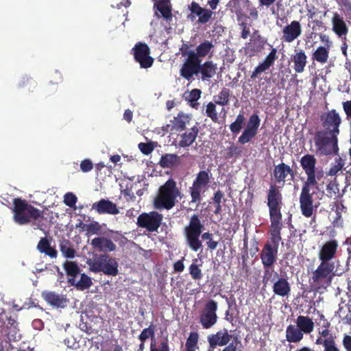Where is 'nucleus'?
Returning a JSON list of instances; mask_svg holds the SVG:
<instances>
[{
  "label": "nucleus",
  "mask_w": 351,
  "mask_h": 351,
  "mask_svg": "<svg viewBox=\"0 0 351 351\" xmlns=\"http://www.w3.org/2000/svg\"><path fill=\"white\" fill-rule=\"evenodd\" d=\"M323 131L329 134L339 136L340 134V125L342 123L341 118L336 110L332 109L327 112L323 113L320 117Z\"/></svg>",
  "instance_id": "9"
},
{
  "label": "nucleus",
  "mask_w": 351,
  "mask_h": 351,
  "mask_svg": "<svg viewBox=\"0 0 351 351\" xmlns=\"http://www.w3.org/2000/svg\"><path fill=\"white\" fill-rule=\"evenodd\" d=\"M92 208L99 215L108 214L115 215L119 213L117 204L106 199H101L95 202L92 206Z\"/></svg>",
  "instance_id": "20"
},
{
  "label": "nucleus",
  "mask_w": 351,
  "mask_h": 351,
  "mask_svg": "<svg viewBox=\"0 0 351 351\" xmlns=\"http://www.w3.org/2000/svg\"><path fill=\"white\" fill-rule=\"evenodd\" d=\"M201 62L202 59L197 58V57H195L189 51L187 53V58L185 59L180 70V76L190 81L195 75L199 74Z\"/></svg>",
  "instance_id": "12"
},
{
  "label": "nucleus",
  "mask_w": 351,
  "mask_h": 351,
  "mask_svg": "<svg viewBox=\"0 0 351 351\" xmlns=\"http://www.w3.org/2000/svg\"><path fill=\"white\" fill-rule=\"evenodd\" d=\"M202 91L200 89L194 88L188 93H185V99L190 103V106L192 108H197L199 103L198 99L200 98Z\"/></svg>",
  "instance_id": "42"
},
{
  "label": "nucleus",
  "mask_w": 351,
  "mask_h": 351,
  "mask_svg": "<svg viewBox=\"0 0 351 351\" xmlns=\"http://www.w3.org/2000/svg\"><path fill=\"white\" fill-rule=\"evenodd\" d=\"M37 250L51 258H56L58 255L57 250L55 247L51 246L49 241L46 237H42L40 239L37 245Z\"/></svg>",
  "instance_id": "32"
},
{
  "label": "nucleus",
  "mask_w": 351,
  "mask_h": 351,
  "mask_svg": "<svg viewBox=\"0 0 351 351\" xmlns=\"http://www.w3.org/2000/svg\"><path fill=\"white\" fill-rule=\"evenodd\" d=\"M213 47L214 45L211 41L204 40L197 47L196 52L193 51H190L189 52L195 57H197V58L201 59L202 58L206 57Z\"/></svg>",
  "instance_id": "36"
},
{
  "label": "nucleus",
  "mask_w": 351,
  "mask_h": 351,
  "mask_svg": "<svg viewBox=\"0 0 351 351\" xmlns=\"http://www.w3.org/2000/svg\"><path fill=\"white\" fill-rule=\"evenodd\" d=\"M277 58V49L276 48H272L263 62L270 68L274 65Z\"/></svg>",
  "instance_id": "55"
},
{
  "label": "nucleus",
  "mask_w": 351,
  "mask_h": 351,
  "mask_svg": "<svg viewBox=\"0 0 351 351\" xmlns=\"http://www.w3.org/2000/svg\"><path fill=\"white\" fill-rule=\"evenodd\" d=\"M342 106L347 118L350 119L351 121V100L343 101Z\"/></svg>",
  "instance_id": "64"
},
{
  "label": "nucleus",
  "mask_w": 351,
  "mask_h": 351,
  "mask_svg": "<svg viewBox=\"0 0 351 351\" xmlns=\"http://www.w3.org/2000/svg\"><path fill=\"white\" fill-rule=\"evenodd\" d=\"M118 267L119 264L116 259L108 256L104 267L99 269L102 270V272L106 275L116 276L119 274Z\"/></svg>",
  "instance_id": "37"
},
{
  "label": "nucleus",
  "mask_w": 351,
  "mask_h": 351,
  "mask_svg": "<svg viewBox=\"0 0 351 351\" xmlns=\"http://www.w3.org/2000/svg\"><path fill=\"white\" fill-rule=\"evenodd\" d=\"M290 61L293 64L292 68L296 73L304 71L307 64V56L302 49H295V53L291 56Z\"/></svg>",
  "instance_id": "21"
},
{
  "label": "nucleus",
  "mask_w": 351,
  "mask_h": 351,
  "mask_svg": "<svg viewBox=\"0 0 351 351\" xmlns=\"http://www.w3.org/2000/svg\"><path fill=\"white\" fill-rule=\"evenodd\" d=\"M282 204V195L280 191L276 184L270 185L267 194V205L271 223L270 237L266 243H271L278 247L282 240L281 230L283 227L281 213Z\"/></svg>",
  "instance_id": "2"
},
{
  "label": "nucleus",
  "mask_w": 351,
  "mask_h": 351,
  "mask_svg": "<svg viewBox=\"0 0 351 351\" xmlns=\"http://www.w3.org/2000/svg\"><path fill=\"white\" fill-rule=\"evenodd\" d=\"M149 351H170L167 339L162 341L159 346H156V341H153L150 343Z\"/></svg>",
  "instance_id": "54"
},
{
  "label": "nucleus",
  "mask_w": 351,
  "mask_h": 351,
  "mask_svg": "<svg viewBox=\"0 0 351 351\" xmlns=\"http://www.w3.org/2000/svg\"><path fill=\"white\" fill-rule=\"evenodd\" d=\"M289 174L294 177V172L289 165L282 162L274 167L273 176L277 182H285Z\"/></svg>",
  "instance_id": "25"
},
{
  "label": "nucleus",
  "mask_w": 351,
  "mask_h": 351,
  "mask_svg": "<svg viewBox=\"0 0 351 351\" xmlns=\"http://www.w3.org/2000/svg\"><path fill=\"white\" fill-rule=\"evenodd\" d=\"M217 308V302L213 300H209L205 304L204 309L200 313L199 320L203 328L208 329L216 324L218 319Z\"/></svg>",
  "instance_id": "11"
},
{
  "label": "nucleus",
  "mask_w": 351,
  "mask_h": 351,
  "mask_svg": "<svg viewBox=\"0 0 351 351\" xmlns=\"http://www.w3.org/2000/svg\"><path fill=\"white\" fill-rule=\"evenodd\" d=\"M91 245L95 250L105 253L113 252L117 247L111 239L105 237H99L92 239Z\"/></svg>",
  "instance_id": "23"
},
{
  "label": "nucleus",
  "mask_w": 351,
  "mask_h": 351,
  "mask_svg": "<svg viewBox=\"0 0 351 351\" xmlns=\"http://www.w3.org/2000/svg\"><path fill=\"white\" fill-rule=\"evenodd\" d=\"M230 93L229 88H223L217 95L214 96L215 103L222 106L228 105L230 101Z\"/></svg>",
  "instance_id": "41"
},
{
  "label": "nucleus",
  "mask_w": 351,
  "mask_h": 351,
  "mask_svg": "<svg viewBox=\"0 0 351 351\" xmlns=\"http://www.w3.org/2000/svg\"><path fill=\"white\" fill-rule=\"evenodd\" d=\"M19 86L21 88L29 86V90H31V88L34 89L36 87V82L32 78L26 76L23 77L19 82ZM32 90L33 91V90Z\"/></svg>",
  "instance_id": "58"
},
{
  "label": "nucleus",
  "mask_w": 351,
  "mask_h": 351,
  "mask_svg": "<svg viewBox=\"0 0 351 351\" xmlns=\"http://www.w3.org/2000/svg\"><path fill=\"white\" fill-rule=\"evenodd\" d=\"M163 216L157 211L143 213L137 217L136 224L138 227L145 228L150 232H158L162 225Z\"/></svg>",
  "instance_id": "10"
},
{
  "label": "nucleus",
  "mask_w": 351,
  "mask_h": 351,
  "mask_svg": "<svg viewBox=\"0 0 351 351\" xmlns=\"http://www.w3.org/2000/svg\"><path fill=\"white\" fill-rule=\"evenodd\" d=\"M206 114L208 117L210 118L213 122L218 123L219 117L216 110V104L209 102L206 108Z\"/></svg>",
  "instance_id": "49"
},
{
  "label": "nucleus",
  "mask_w": 351,
  "mask_h": 351,
  "mask_svg": "<svg viewBox=\"0 0 351 351\" xmlns=\"http://www.w3.org/2000/svg\"><path fill=\"white\" fill-rule=\"evenodd\" d=\"M330 263H334L335 269H333V277L335 276H341L348 269V263L345 265L341 264L339 260H335V261L330 262Z\"/></svg>",
  "instance_id": "52"
},
{
  "label": "nucleus",
  "mask_w": 351,
  "mask_h": 351,
  "mask_svg": "<svg viewBox=\"0 0 351 351\" xmlns=\"http://www.w3.org/2000/svg\"><path fill=\"white\" fill-rule=\"evenodd\" d=\"M108 256V255L106 254H101L93 261L88 262L90 271L94 273L102 272V270H99V269H103L104 267Z\"/></svg>",
  "instance_id": "38"
},
{
  "label": "nucleus",
  "mask_w": 351,
  "mask_h": 351,
  "mask_svg": "<svg viewBox=\"0 0 351 351\" xmlns=\"http://www.w3.org/2000/svg\"><path fill=\"white\" fill-rule=\"evenodd\" d=\"M42 297L47 304L55 308H64L68 302L65 295L54 291H43Z\"/></svg>",
  "instance_id": "22"
},
{
  "label": "nucleus",
  "mask_w": 351,
  "mask_h": 351,
  "mask_svg": "<svg viewBox=\"0 0 351 351\" xmlns=\"http://www.w3.org/2000/svg\"><path fill=\"white\" fill-rule=\"evenodd\" d=\"M278 246L271 243H265L261 253L260 258L263 267H273L278 258Z\"/></svg>",
  "instance_id": "15"
},
{
  "label": "nucleus",
  "mask_w": 351,
  "mask_h": 351,
  "mask_svg": "<svg viewBox=\"0 0 351 351\" xmlns=\"http://www.w3.org/2000/svg\"><path fill=\"white\" fill-rule=\"evenodd\" d=\"M239 25L241 29V37L243 39H246L250 35V27L246 21H241Z\"/></svg>",
  "instance_id": "62"
},
{
  "label": "nucleus",
  "mask_w": 351,
  "mask_h": 351,
  "mask_svg": "<svg viewBox=\"0 0 351 351\" xmlns=\"http://www.w3.org/2000/svg\"><path fill=\"white\" fill-rule=\"evenodd\" d=\"M256 134V132L245 128L242 134L239 137L238 142L241 144H245L254 138Z\"/></svg>",
  "instance_id": "50"
},
{
  "label": "nucleus",
  "mask_w": 351,
  "mask_h": 351,
  "mask_svg": "<svg viewBox=\"0 0 351 351\" xmlns=\"http://www.w3.org/2000/svg\"><path fill=\"white\" fill-rule=\"evenodd\" d=\"M295 323L304 334H310L314 329V323L312 319L308 316L299 315Z\"/></svg>",
  "instance_id": "33"
},
{
  "label": "nucleus",
  "mask_w": 351,
  "mask_h": 351,
  "mask_svg": "<svg viewBox=\"0 0 351 351\" xmlns=\"http://www.w3.org/2000/svg\"><path fill=\"white\" fill-rule=\"evenodd\" d=\"M191 118L188 114L183 112L178 113L176 117H174L171 120V124L167 125V128H170V131H182L186 129V125L190 122Z\"/></svg>",
  "instance_id": "24"
},
{
  "label": "nucleus",
  "mask_w": 351,
  "mask_h": 351,
  "mask_svg": "<svg viewBox=\"0 0 351 351\" xmlns=\"http://www.w3.org/2000/svg\"><path fill=\"white\" fill-rule=\"evenodd\" d=\"M328 57V48H326L323 46L318 47L312 55L313 60H316L320 64H325L327 62Z\"/></svg>",
  "instance_id": "39"
},
{
  "label": "nucleus",
  "mask_w": 351,
  "mask_h": 351,
  "mask_svg": "<svg viewBox=\"0 0 351 351\" xmlns=\"http://www.w3.org/2000/svg\"><path fill=\"white\" fill-rule=\"evenodd\" d=\"M269 68L265 65L263 62L259 63V64L255 67L254 70L250 75V78L254 80L258 77L262 73L266 71Z\"/></svg>",
  "instance_id": "57"
},
{
  "label": "nucleus",
  "mask_w": 351,
  "mask_h": 351,
  "mask_svg": "<svg viewBox=\"0 0 351 351\" xmlns=\"http://www.w3.org/2000/svg\"><path fill=\"white\" fill-rule=\"evenodd\" d=\"M314 143L316 153L319 156L337 155L339 152L338 136L323 131H317Z\"/></svg>",
  "instance_id": "6"
},
{
  "label": "nucleus",
  "mask_w": 351,
  "mask_h": 351,
  "mask_svg": "<svg viewBox=\"0 0 351 351\" xmlns=\"http://www.w3.org/2000/svg\"><path fill=\"white\" fill-rule=\"evenodd\" d=\"M13 219L19 225H27L32 223L38 229L42 230V225L36 223L43 218L44 212L29 204L21 198H14L13 200Z\"/></svg>",
  "instance_id": "3"
},
{
  "label": "nucleus",
  "mask_w": 351,
  "mask_h": 351,
  "mask_svg": "<svg viewBox=\"0 0 351 351\" xmlns=\"http://www.w3.org/2000/svg\"><path fill=\"white\" fill-rule=\"evenodd\" d=\"M63 268L68 276L75 278L80 273V269L77 264L73 261H66L63 264Z\"/></svg>",
  "instance_id": "43"
},
{
  "label": "nucleus",
  "mask_w": 351,
  "mask_h": 351,
  "mask_svg": "<svg viewBox=\"0 0 351 351\" xmlns=\"http://www.w3.org/2000/svg\"><path fill=\"white\" fill-rule=\"evenodd\" d=\"M304 333L296 325L290 324L286 329V339L289 343H299L302 340Z\"/></svg>",
  "instance_id": "31"
},
{
  "label": "nucleus",
  "mask_w": 351,
  "mask_h": 351,
  "mask_svg": "<svg viewBox=\"0 0 351 351\" xmlns=\"http://www.w3.org/2000/svg\"><path fill=\"white\" fill-rule=\"evenodd\" d=\"M261 119L257 114H253L250 116L246 128L258 132L260 125Z\"/></svg>",
  "instance_id": "53"
},
{
  "label": "nucleus",
  "mask_w": 351,
  "mask_h": 351,
  "mask_svg": "<svg viewBox=\"0 0 351 351\" xmlns=\"http://www.w3.org/2000/svg\"><path fill=\"white\" fill-rule=\"evenodd\" d=\"M198 334L197 332H191L186 339L185 344V351H195L198 342Z\"/></svg>",
  "instance_id": "47"
},
{
  "label": "nucleus",
  "mask_w": 351,
  "mask_h": 351,
  "mask_svg": "<svg viewBox=\"0 0 351 351\" xmlns=\"http://www.w3.org/2000/svg\"><path fill=\"white\" fill-rule=\"evenodd\" d=\"M178 197H181V191L176 182L169 178L159 187L153 199V206L158 210H169L176 206Z\"/></svg>",
  "instance_id": "4"
},
{
  "label": "nucleus",
  "mask_w": 351,
  "mask_h": 351,
  "mask_svg": "<svg viewBox=\"0 0 351 351\" xmlns=\"http://www.w3.org/2000/svg\"><path fill=\"white\" fill-rule=\"evenodd\" d=\"M80 224H82L84 228L86 227V230L89 234H95L101 229L99 224L96 221L92 222L89 224H84L82 222H80Z\"/></svg>",
  "instance_id": "60"
},
{
  "label": "nucleus",
  "mask_w": 351,
  "mask_h": 351,
  "mask_svg": "<svg viewBox=\"0 0 351 351\" xmlns=\"http://www.w3.org/2000/svg\"><path fill=\"white\" fill-rule=\"evenodd\" d=\"M245 118L243 114L237 115L236 120L230 125V130L234 134H237L240 132L245 123Z\"/></svg>",
  "instance_id": "46"
},
{
  "label": "nucleus",
  "mask_w": 351,
  "mask_h": 351,
  "mask_svg": "<svg viewBox=\"0 0 351 351\" xmlns=\"http://www.w3.org/2000/svg\"><path fill=\"white\" fill-rule=\"evenodd\" d=\"M156 327L153 324H151L149 327L144 328L141 334L138 335L140 341H146L148 339H151V343L153 341H156L155 339Z\"/></svg>",
  "instance_id": "44"
},
{
  "label": "nucleus",
  "mask_w": 351,
  "mask_h": 351,
  "mask_svg": "<svg viewBox=\"0 0 351 351\" xmlns=\"http://www.w3.org/2000/svg\"><path fill=\"white\" fill-rule=\"evenodd\" d=\"M77 200V197L71 192L66 193L64 196V203L70 208L75 206Z\"/></svg>",
  "instance_id": "59"
},
{
  "label": "nucleus",
  "mask_w": 351,
  "mask_h": 351,
  "mask_svg": "<svg viewBox=\"0 0 351 351\" xmlns=\"http://www.w3.org/2000/svg\"><path fill=\"white\" fill-rule=\"evenodd\" d=\"M93 167V165L90 159H84L80 163V169L84 173L90 171Z\"/></svg>",
  "instance_id": "63"
},
{
  "label": "nucleus",
  "mask_w": 351,
  "mask_h": 351,
  "mask_svg": "<svg viewBox=\"0 0 351 351\" xmlns=\"http://www.w3.org/2000/svg\"><path fill=\"white\" fill-rule=\"evenodd\" d=\"M60 250L66 258H73L75 256L76 252L72 247L71 243L67 239H64L60 242Z\"/></svg>",
  "instance_id": "40"
},
{
  "label": "nucleus",
  "mask_w": 351,
  "mask_h": 351,
  "mask_svg": "<svg viewBox=\"0 0 351 351\" xmlns=\"http://www.w3.org/2000/svg\"><path fill=\"white\" fill-rule=\"evenodd\" d=\"M300 165L306 173V180L303 183L301 193L299 197L300 208L302 214L305 217H311L314 211L313 197L315 193L313 191L311 193V189H318V182L323 176L324 172L322 170H317L316 168L317 159L314 155L305 154L300 160Z\"/></svg>",
  "instance_id": "1"
},
{
  "label": "nucleus",
  "mask_w": 351,
  "mask_h": 351,
  "mask_svg": "<svg viewBox=\"0 0 351 351\" xmlns=\"http://www.w3.org/2000/svg\"><path fill=\"white\" fill-rule=\"evenodd\" d=\"M334 263L321 261L313 272L311 279L318 287L326 288L330 286L333 279Z\"/></svg>",
  "instance_id": "7"
},
{
  "label": "nucleus",
  "mask_w": 351,
  "mask_h": 351,
  "mask_svg": "<svg viewBox=\"0 0 351 351\" xmlns=\"http://www.w3.org/2000/svg\"><path fill=\"white\" fill-rule=\"evenodd\" d=\"M242 148L231 143L230 147H228L224 150L223 156L226 160H230L232 158H239L241 156Z\"/></svg>",
  "instance_id": "45"
},
{
  "label": "nucleus",
  "mask_w": 351,
  "mask_h": 351,
  "mask_svg": "<svg viewBox=\"0 0 351 351\" xmlns=\"http://www.w3.org/2000/svg\"><path fill=\"white\" fill-rule=\"evenodd\" d=\"M324 351H339V348L336 346L335 341L332 337H329L324 339Z\"/></svg>",
  "instance_id": "56"
},
{
  "label": "nucleus",
  "mask_w": 351,
  "mask_h": 351,
  "mask_svg": "<svg viewBox=\"0 0 351 351\" xmlns=\"http://www.w3.org/2000/svg\"><path fill=\"white\" fill-rule=\"evenodd\" d=\"M211 173L206 171H200L193 182L192 186L189 188L191 202L199 203L202 197L201 193L205 192L210 182Z\"/></svg>",
  "instance_id": "8"
},
{
  "label": "nucleus",
  "mask_w": 351,
  "mask_h": 351,
  "mask_svg": "<svg viewBox=\"0 0 351 351\" xmlns=\"http://www.w3.org/2000/svg\"><path fill=\"white\" fill-rule=\"evenodd\" d=\"M339 247L336 239H331L324 243L318 252V258L320 261L330 263L335 257Z\"/></svg>",
  "instance_id": "17"
},
{
  "label": "nucleus",
  "mask_w": 351,
  "mask_h": 351,
  "mask_svg": "<svg viewBox=\"0 0 351 351\" xmlns=\"http://www.w3.org/2000/svg\"><path fill=\"white\" fill-rule=\"evenodd\" d=\"M261 35H258L257 38L250 40V42L245 44L244 50L246 55L249 57H252L264 49L266 40L263 39L261 40Z\"/></svg>",
  "instance_id": "26"
},
{
  "label": "nucleus",
  "mask_w": 351,
  "mask_h": 351,
  "mask_svg": "<svg viewBox=\"0 0 351 351\" xmlns=\"http://www.w3.org/2000/svg\"><path fill=\"white\" fill-rule=\"evenodd\" d=\"M189 10L191 14L188 16V19H194L195 16H198V23L199 24L207 23L215 14L211 10L204 8L195 1H192L189 5Z\"/></svg>",
  "instance_id": "16"
},
{
  "label": "nucleus",
  "mask_w": 351,
  "mask_h": 351,
  "mask_svg": "<svg viewBox=\"0 0 351 351\" xmlns=\"http://www.w3.org/2000/svg\"><path fill=\"white\" fill-rule=\"evenodd\" d=\"M196 261L197 259L193 260V262ZM189 270L191 278L195 280H200L203 276L201 269L199 268V265L195 263H193L189 266Z\"/></svg>",
  "instance_id": "51"
},
{
  "label": "nucleus",
  "mask_w": 351,
  "mask_h": 351,
  "mask_svg": "<svg viewBox=\"0 0 351 351\" xmlns=\"http://www.w3.org/2000/svg\"><path fill=\"white\" fill-rule=\"evenodd\" d=\"M154 8H156L161 16L167 21H171L173 18L172 6L170 0H158L154 4Z\"/></svg>",
  "instance_id": "29"
},
{
  "label": "nucleus",
  "mask_w": 351,
  "mask_h": 351,
  "mask_svg": "<svg viewBox=\"0 0 351 351\" xmlns=\"http://www.w3.org/2000/svg\"><path fill=\"white\" fill-rule=\"evenodd\" d=\"M68 282L80 291L87 289L93 285L91 278L85 274H81L80 279L78 281H76L74 278H69Z\"/></svg>",
  "instance_id": "34"
},
{
  "label": "nucleus",
  "mask_w": 351,
  "mask_h": 351,
  "mask_svg": "<svg viewBox=\"0 0 351 351\" xmlns=\"http://www.w3.org/2000/svg\"><path fill=\"white\" fill-rule=\"evenodd\" d=\"M332 31L341 40H346L349 33L348 25L343 16L338 12H333L331 17Z\"/></svg>",
  "instance_id": "14"
},
{
  "label": "nucleus",
  "mask_w": 351,
  "mask_h": 351,
  "mask_svg": "<svg viewBox=\"0 0 351 351\" xmlns=\"http://www.w3.org/2000/svg\"><path fill=\"white\" fill-rule=\"evenodd\" d=\"M217 64L212 60H207L199 65V73L201 74L202 81H208L212 78L217 72Z\"/></svg>",
  "instance_id": "27"
},
{
  "label": "nucleus",
  "mask_w": 351,
  "mask_h": 351,
  "mask_svg": "<svg viewBox=\"0 0 351 351\" xmlns=\"http://www.w3.org/2000/svg\"><path fill=\"white\" fill-rule=\"evenodd\" d=\"M132 51L134 60L139 63L141 68L148 69L152 66L154 58L149 56L150 49L146 43H137Z\"/></svg>",
  "instance_id": "13"
},
{
  "label": "nucleus",
  "mask_w": 351,
  "mask_h": 351,
  "mask_svg": "<svg viewBox=\"0 0 351 351\" xmlns=\"http://www.w3.org/2000/svg\"><path fill=\"white\" fill-rule=\"evenodd\" d=\"M335 162V164L332 165L331 167L327 172V175L329 176H336L337 173L343 169L345 165L343 160L340 156L336 158Z\"/></svg>",
  "instance_id": "48"
},
{
  "label": "nucleus",
  "mask_w": 351,
  "mask_h": 351,
  "mask_svg": "<svg viewBox=\"0 0 351 351\" xmlns=\"http://www.w3.org/2000/svg\"><path fill=\"white\" fill-rule=\"evenodd\" d=\"M302 25L298 21H292L282 29V40L283 42L291 43L302 34Z\"/></svg>",
  "instance_id": "19"
},
{
  "label": "nucleus",
  "mask_w": 351,
  "mask_h": 351,
  "mask_svg": "<svg viewBox=\"0 0 351 351\" xmlns=\"http://www.w3.org/2000/svg\"><path fill=\"white\" fill-rule=\"evenodd\" d=\"M138 147L141 152L145 155L151 154L154 150L152 143H140Z\"/></svg>",
  "instance_id": "61"
},
{
  "label": "nucleus",
  "mask_w": 351,
  "mask_h": 351,
  "mask_svg": "<svg viewBox=\"0 0 351 351\" xmlns=\"http://www.w3.org/2000/svg\"><path fill=\"white\" fill-rule=\"evenodd\" d=\"M232 336L226 328L217 331L215 334L209 335L207 337L208 351H213L217 346H225L231 340Z\"/></svg>",
  "instance_id": "18"
},
{
  "label": "nucleus",
  "mask_w": 351,
  "mask_h": 351,
  "mask_svg": "<svg viewBox=\"0 0 351 351\" xmlns=\"http://www.w3.org/2000/svg\"><path fill=\"white\" fill-rule=\"evenodd\" d=\"M204 228V226L199 216L196 214L191 217L189 223L184 228L183 233L186 243L189 247L194 252H197L203 247L202 242L199 239L201 235L202 239L208 240V241L213 239V234L209 232L202 234Z\"/></svg>",
  "instance_id": "5"
},
{
  "label": "nucleus",
  "mask_w": 351,
  "mask_h": 351,
  "mask_svg": "<svg viewBox=\"0 0 351 351\" xmlns=\"http://www.w3.org/2000/svg\"><path fill=\"white\" fill-rule=\"evenodd\" d=\"M199 133V129L194 125L191 128L186 130L180 135L179 146L180 147H186L191 145L195 141Z\"/></svg>",
  "instance_id": "28"
},
{
  "label": "nucleus",
  "mask_w": 351,
  "mask_h": 351,
  "mask_svg": "<svg viewBox=\"0 0 351 351\" xmlns=\"http://www.w3.org/2000/svg\"><path fill=\"white\" fill-rule=\"evenodd\" d=\"M273 291L274 294L280 297L288 296L291 292V286L288 280L285 278H278L273 285Z\"/></svg>",
  "instance_id": "30"
},
{
  "label": "nucleus",
  "mask_w": 351,
  "mask_h": 351,
  "mask_svg": "<svg viewBox=\"0 0 351 351\" xmlns=\"http://www.w3.org/2000/svg\"><path fill=\"white\" fill-rule=\"evenodd\" d=\"M180 157L176 154H166L162 155L159 165L163 168H173L180 164Z\"/></svg>",
  "instance_id": "35"
}]
</instances>
